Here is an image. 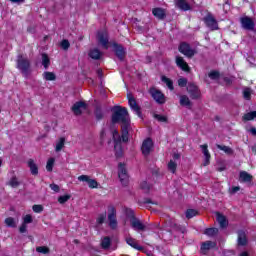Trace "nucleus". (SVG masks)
I'll return each mask as SVG.
<instances>
[{"instance_id":"obj_1","label":"nucleus","mask_w":256,"mask_h":256,"mask_svg":"<svg viewBox=\"0 0 256 256\" xmlns=\"http://www.w3.org/2000/svg\"><path fill=\"white\" fill-rule=\"evenodd\" d=\"M112 123H122V137L119 135L117 129L112 128L111 133L114 139V151L117 159L123 157V146L121 145V139L124 143L129 141V127L131 125V119H129V112L127 108L117 106L114 108L112 115Z\"/></svg>"},{"instance_id":"obj_2","label":"nucleus","mask_w":256,"mask_h":256,"mask_svg":"<svg viewBox=\"0 0 256 256\" xmlns=\"http://www.w3.org/2000/svg\"><path fill=\"white\" fill-rule=\"evenodd\" d=\"M17 69H19L23 75L27 76L29 71V60L22 55H19L17 59Z\"/></svg>"},{"instance_id":"obj_3","label":"nucleus","mask_w":256,"mask_h":256,"mask_svg":"<svg viewBox=\"0 0 256 256\" xmlns=\"http://www.w3.org/2000/svg\"><path fill=\"white\" fill-rule=\"evenodd\" d=\"M118 177L122 185L129 183V174H127V168H125V164L123 163L118 165Z\"/></svg>"},{"instance_id":"obj_4","label":"nucleus","mask_w":256,"mask_h":256,"mask_svg":"<svg viewBox=\"0 0 256 256\" xmlns=\"http://www.w3.org/2000/svg\"><path fill=\"white\" fill-rule=\"evenodd\" d=\"M108 221L111 229L117 227V210L113 206L108 207Z\"/></svg>"},{"instance_id":"obj_5","label":"nucleus","mask_w":256,"mask_h":256,"mask_svg":"<svg viewBox=\"0 0 256 256\" xmlns=\"http://www.w3.org/2000/svg\"><path fill=\"white\" fill-rule=\"evenodd\" d=\"M127 98H128L129 107L132 109V111H134V113H136L138 117H141V107H139L133 95L128 94Z\"/></svg>"},{"instance_id":"obj_6","label":"nucleus","mask_w":256,"mask_h":256,"mask_svg":"<svg viewBox=\"0 0 256 256\" xmlns=\"http://www.w3.org/2000/svg\"><path fill=\"white\" fill-rule=\"evenodd\" d=\"M150 94L153 97L154 101H156V103H159L160 105H163V103H165V95L163 94V92L152 88L150 89Z\"/></svg>"},{"instance_id":"obj_7","label":"nucleus","mask_w":256,"mask_h":256,"mask_svg":"<svg viewBox=\"0 0 256 256\" xmlns=\"http://www.w3.org/2000/svg\"><path fill=\"white\" fill-rule=\"evenodd\" d=\"M98 43H100L104 49H109V35L107 31L98 32Z\"/></svg>"},{"instance_id":"obj_8","label":"nucleus","mask_w":256,"mask_h":256,"mask_svg":"<svg viewBox=\"0 0 256 256\" xmlns=\"http://www.w3.org/2000/svg\"><path fill=\"white\" fill-rule=\"evenodd\" d=\"M240 22L243 29H246V31H253V29H255V22H253V19L249 17L241 18Z\"/></svg>"},{"instance_id":"obj_9","label":"nucleus","mask_w":256,"mask_h":256,"mask_svg":"<svg viewBox=\"0 0 256 256\" xmlns=\"http://www.w3.org/2000/svg\"><path fill=\"white\" fill-rule=\"evenodd\" d=\"M179 51L186 57H193V55H195V50L191 49V46H189L187 43H181L179 46Z\"/></svg>"},{"instance_id":"obj_10","label":"nucleus","mask_w":256,"mask_h":256,"mask_svg":"<svg viewBox=\"0 0 256 256\" xmlns=\"http://www.w3.org/2000/svg\"><path fill=\"white\" fill-rule=\"evenodd\" d=\"M143 155L147 156L151 151H153V140L151 138H148L143 141L142 147H141Z\"/></svg>"},{"instance_id":"obj_11","label":"nucleus","mask_w":256,"mask_h":256,"mask_svg":"<svg viewBox=\"0 0 256 256\" xmlns=\"http://www.w3.org/2000/svg\"><path fill=\"white\" fill-rule=\"evenodd\" d=\"M204 21L207 25V27H209V29H211L212 31H217V29H219V26L217 25V20H215V18L211 15H208L204 18Z\"/></svg>"},{"instance_id":"obj_12","label":"nucleus","mask_w":256,"mask_h":256,"mask_svg":"<svg viewBox=\"0 0 256 256\" xmlns=\"http://www.w3.org/2000/svg\"><path fill=\"white\" fill-rule=\"evenodd\" d=\"M86 109H87V104H85V102H76L72 106V111L74 115H81L83 111H85Z\"/></svg>"},{"instance_id":"obj_13","label":"nucleus","mask_w":256,"mask_h":256,"mask_svg":"<svg viewBox=\"0 0 256 256\" xmlns=\"http://www.w3.org/2000/svg\"><path fill=\"white\" fill-rule=\"evenodd\" d=\"M131 223V227L132 229H134V231H145V224H143V222H141V220L137 219V218H132L130 220Z\"/></svg>"},{"instance_id":"obj_14","label":"nucleus","mask_w":256,"mask_h":256,"mask_svg":"<svg viewBox=\"0 0 256 256\" xmlns=\"http://www.w3.org/2000/svg\"><path fill=\"white\" fill-rule=\"evenodd\" d=\"M187 91L192 99H199V88L193 83L188 84Z\"/></svg>"},{"instance_id":"obj_15","label":"nucleus","mask_w":256,"mask_h":256,"mask_svg":"<svg viewBox=\"0 0 256 256\" xmlns=\"http://www.w3.org/2000/svg\"><path fill=\"white\" fill-rule=\"evenodd\" d=\"M208 147L209 146L207 144L200 145V148L204 155V167H207V165H209V163L211 161V154L209 153Z\"/></svg>"},{"instance_id":"obj_16","label":"nucleus","mask_w":256,"mask_h":256,"mask_svg":"<svg viewBox=\"0 0 256 256\" xmlns=\"http://www.w3.org/2000/svg\"><path fill=\"white\" fill-rule=\"evenodd\" d=\"M113 47H114V53L116 54V57H118L120 61H123L126 55L125 48H123V46L119 44H113Z\"/></svg>"},{"instance_id":"obj_17","label":"nucleus","mask_w":256,"mask_h":256,"mask_svg":"<svg viewBox=\"0 0 256 256\" xmlns=\"http://www.w3.org/2000/svg\"><path fill=\"white\" fill-rule=\"evenodd\" d=\"M174 3L181 11H191V5L185 0H174Z\"/></svg>"},{"instance_id":"obj_18","label":"nucleus","mask_w":256,"mask_h":256,"mask_svg":"<svg viewBox=\"0 0 256 256\" xmlns=\"http://www.w3.org/2000/svg\"><path fill=\"white\" fill-rule=\"evenodd\" d=\"M216 220L219 223L221 229H225L227 225H229V222L227 221V217H225L223 214L216 212Z\"/></svg>"},{"instance_id":"obj_19","label":"nucleus","mask_w":256,"mask_h":256,"mask_svg":"<svg viewBox=\"0 0 256 256\" xmlns=\"http://www.w3.org/2000/svg\"><path fill=\"white\" fill-rule=\"evenodd\" d=\"M176 65L182 69V71H189V64H187L185 59L181 56L176 57Z\"/></svg>"},{"instance_id":"obj_20","label":"nucleus","mask_w":256,"mask_h":256,"mask_svg":"<svg viewBox=\"0 0 256 256\" xmlns=\"http://www.w3.org/2000/svg\"><path fill=\"white\" fill-rule=\"evenodd\" d=\"M27 164H28V167L30 169V172L33 175H39V168L37 167V164L35 163V160L29 159Z\"/></svg>"},{"instance_id":"obj_21","label":"nucleus","mask_w":256,"mask_h":256,"mask_svg":"<svg viewBox=\"0 0 256 256\" xmlns=\"http://www.w3.org/2000/svg\"><path fill=\"white\" fill-rule=\"evenodd\" d=\"M126 243L127 245H129L133 249H136L137 251H141L143 249V247L139 246V244L137 243V240H135L134 238L127 237Z\"/></svg>"},{"instance_id":"obj_22","label":"nucleus","mask_w":256,"mask_h":256,"mask_svg":"<svg viewBox=\"0 0 256 256\" xmlns=\"http://www.w3.org/2000/svg\"><path fill=\"white\" fill-rule=\"evenodd\" d=\"M253 176L246 171L240 172V181L242 183H251Z\"/></svg>"},{"instance_id":"obj_23","label":"nucleus","mask_w":256,"mask_h":256,"mask_svg":"<svg viewBox=\"0 0 256 256\" xmlns=\"http://www.w3.org/2000/svg\"><path fill=\"white\" fill-rule=\"evenodd\" d=\"M238 245H247V234L243 230L238 231Z\"/></svg>"},{"instance_id":"obj_24","label":"nucleus","mask_w":256,"mask_h":256,"mask_svg":"<svg viewBox=\"0 0 256 256\" xmlns=\"http://www.w3.org/2000/svg\"><path fill=\"white\" fill-rule=\"evenodd\" d=\"M100 247H102V249L107 251V249H109L111 247V238H109L107 236L103 237L100 242Z\"/></svg>"},{"instance_id":"obj_25","label":"nucleus","mask_w":256,"mask_h":256,"mask_svg":"<svg viewBox=\"0 0 256 256\" xmlns=\"http://www.w3.org/2000/svg\"><path fill=\"white\" fill-rule=\"evenodd\" d=\"M217 244L215 242L206 241L201 246L202 253H206V251H209V249H213Z\"/></svg>"},{"instance_id":"obj_26","label":"nucleus","mask_w":256,"mask_h":256,"mask_svg":"<svg viewBox=\"0 0 256 256\" xmlns=\"http://www.w3.org/2000/svg\"><path fill=\"white\" fill-rule=\"evenodd\" d=\"M152 13L154 17H157L158 19H165V10L161 8H154L152 10Z\"/></svg>"},{"instance_id":"obj_27","label":"nucleus","mask_w":256,"mask_h":256,"mask_svg":"<svg viewBox=\"0 0 256 256\" xmlns=\"http://www.w3.org/2000/svg\"><path fill=\"white\" fill-rule=\"evenodd\" d=\"M89 57H91V59H95V60L101 59V51H99V49H97V48H94V49L90 50Z\"/></svg>"},{"instance_id":"obj_28","label":"nucleus","mask_w":256,"mask_h":256,"mask_svg":"<svg viewBox=\"0 0 256 256\" xmlns=\"http://www.w3.org/2000/svg\"><path fill=\"white\" fill-rule=\"evenodd\" d=\"M5 225H7L8 227H11L13 229H15V227H17V220H15V218L13 217H8L4 220Z\"/></svg>"},{"instance_id":"obj_29","label":"nucleus","mask_w":256,"mask_h":256,"mask_svg":"<svg viewBox=\"0 0 256 256\" xmlns=\"http://www.w3.org/2000/svg\"><path fill=\"white\" fill-rule=\"evenodd\" d=\"M180 105L183 107H191V100H189V97L182 95L180 96Z\"/></svg>"},{"instance_id":"obj_30","label":"nucleus","mask_w":256,"mask_h":256,"mask_svg":"<svg viewBox=\"0 0 256 256\" xmlns=\"http://www.w3.org/2000/svg\"><path fill=\"white\" fill-rule=\"evenodd\" d=\"M217 233H219V229H217V228H207L204 231V235H207L208 237H215V235H217Z\"/></svg>"},{"instance_id":"obj_31","label":"nucleus","mask_w":256,"mask_h":256,"mask_svg":"<svg viewBox=\"0 0 256 256\" xmlns=\"http://www.w3.org/2000/svg\"><path fill=\"white\" fill-rule=\"evenodd\" d=\"M36 251L42 255H49L51 253V250L47 246H38L36 247Z\"/></svg>"},{"instance_id":"obj_32","label":"nucleus","mask_w":256,"mask_h":256,"mask_svg":"<svg viewBox=\"0 0 256 256\" xmlns=\"http://www.w3.org/2000/svg\"><path fill=\"white\" fill-rule=\"evenodd\" d=\"M43 78L45 79V81H55V79H57V76L53 72H44Z\"/></svg>"},{"instance_id":"obj_33","label":"nucleus","mask_w":256,"mask_h":256,"mask_svg":"<svg viewBox=\"0 0 256 256\" xmlns=\"http://www.w3.org/2000/svg\"><path fill=\"white\" fill-rule=\"evenodd\" d=\"M161 81L167 85L170 91H173L174 87H173V81L171 79L167 78L166 76H162Z\"/></svg>"},{"instance_id":"obj_34","label":"nucleus","mask_w":256,"mask_h":256,"mask_svg":"<svg viewBox=\"0 0 256 256\" xmlns=\"http://www.w3.org/2000/svg\"><path fill=\"white\" fill-rule=\"evenodd\" d=\"M63 147H65V138H60V139L56 142L55 151H56L57 153H59V151H61V149H63Z\"/></svg>"},{"instance_id":"obj_35","label":"nucleus","mask_w":256,"mask_h":256,"mask_svg":"<svg viewBox=\"0 0 256 256\" xmlns=\"http://www.w3.org/2000/svg\"><path fill=\"white\" fill-rule=\"evenodd\" d=\"M253 93V90L251 88H244L243 90V97L246 101H251V95Z\"/></svg>"},{"instance_id":"obj_36","label":"nucleus","mask_w":256,"mask_h":256,"mask_svg":"<svg viewBox=\"0 0 256 256\" xmlns=\"http://www.w3.org/2000/svg\"><path fill=\"white\" fill-rule=\"evenodd\" d=\"M217 149H220V151H223L227 155H231L233 153V150L229 146H223V145H216Z\"/></svg>"},{"instance_id":"obj_37","label":"nucleus","mask_w":256,"mask_h":256,"mask_svg":"<svg viewBox=\"0 0 256 256\" xmlns=\"http://www.w3.org/2000/svg\"><path fill=\"white\" fill-rule=\"evenodd\" d=\"M199 212H197V210L195 209H188L186 211V218L187 219H193V217H197Z\"/></svg>"},{"instance_id":"obj_38","label":"nucleus","mask_w":256,"mask_h":256,"mask_svg":"<svg viewBox=\"0 0 256 256\" xmlns=\"http://www.w3.org/2000/svg\"><path fill=\"white\" fill-rule=\"evenodd\" d=\"M256 117V111L249 112L243 116L244 121H253Z\"/></svg>"},{"instance_id":"obj_39","label":"nucleus","mask_w":256,"mask_h":256,"mask_svg":"<svg viewBox=\"0 0 256 256\" xmlns=\"http://www.w3.org/2000/svg\"><path fill=\"white\" fill-rule=\"evenodd\" d=\"M105 219H107V213L99 214L96 219L97 225H103V223H105Z\"/></svg>"},{"instance_id":"obj_40","label":"nucleus","mask_w":256,"mask_h":256,"mask_svg":"<svg viewBox=\"0 0 256 256\" xmlns=\"http://www.w3.org/2000/svg\"><path fill=\"white\" fill-rule=\"evenodd\" d=\"M42 65L44 69H47L50 65L49 56H47V54H42Z\"/></svg>"},{"instance_id":"obj_41","label":"nucleus","mask_w":256,"mask_h":256,"mask_svg":"<svg viewBox=\"0 0 256 256\" xmlns=\"http://www.w3.org/2000/svg\"><path fill=\"white\" fill-rule=\"evenodd\" d=\"M54 165H55V158L48 159L47 164H46L47 171H49V172L53 171Z\"/></svg>"},{"instance_id":"obj_42","label":"nucleus","mask_w":256,"mask_h":256,"mask_svg":"<svg viewBox=\"0 0 256 256\" xmlns=\"http://www.w3.org/2000/svg\"><path fill=\"white\" fill-rule=\"evenodd\" d=\"M168 169L171 171V173H175V171H177V162L170 160L168 163Z\"/></svg>"},{"instance_id":"obj_43","label":"nucleus","mask_w":256,"mask_h":256,"mask_svg":"<svg viewBox=\"0 0 256 256\" xmlns=\"http://www.w3.org/2000/svg\"><path fill=\"white\" fill-rule=\"evenodd\" d=\"M69 199H71V195L69 194H66V195H63V196H60L58 198V202L63 205L64 203H67L69 201Z\"/></svg>"},{"instance_id":"obj_44","label":"nucleus","mask_w":256,"mask_h":256,"mask_svg":"<svg viewBox=\"0 0 256 256\" xmlns=\"http://www.w3.org/2000/svg\"><path fill=\"white\" fill-rule=\"evenodd\" d=\"M88 187H90V189H97V187H99V183H97L95 179L90 178L88 181Z\"/></svg>"},{"instance_id":"obj_45","label":"nucleus","mask_w":256,"mask_h":256,"mask_svg":"<svg viewBox=\"0 0 256 256\" xmlns=\"http://www.w3.org/2000/svg\"><path fill=\"white\" fill-rule=\"evenodd\" d=\"M22 223H24V225H29V223H33V217L29 214L25 215L23 217V222Z\"/></svg>"},{"instance_id":"obj_46","label":"nucleus","mask_w":256,"mask_h":256,"mask_svg":"<svg viewBox=\"0 0 256 256\" xmlns=\"http://www.w3.org/2000/svg\"><path fill=\"white\" fill-rule=\"evenodd\" d=\"M9 185L10 187H19V180L17 179V177L11 178L9 181Z\"/></svg>"},{"instance_id":"obj_47","label":"nucleus","mask_w":256,"mask_h":256,"mask_svg":"<svg viewBox=\"0 0 256 256\" xmlns=\"http://www.w3.org/2000/svg\"><path fill=\"white\" fill-rule=\"evenodd\" d=\"M140 188L145 192V193H148L149 192V189H151V186H149V183L147 182H142L140 184Z\"/></svg>"},{"instance_id":"obj_48","label":"nucleus","mask_w":256,"mask_h":256,"mask_svg":"<svg viewBox=\"0 0 256 256\" xmlns=\"http://www.w3.org/2000/svg\"><path fill=\"white\" fill-rule=\"evenodd\" d=\"M154 117L155 119H157V121H160L161 123H167V116L155 114Z\"/></svg>"},{"instance_id":"obj_49","label":"nucleus","mask_w":256,"mask_h":256,"mask_svg":"<svg viewBox=\"0 0 256 256\" xmlns=\"http://www.w3.org/2000/svg\"><path fill=\"white\" fill-rule=\"evenodd\" d=\"M91 177L87 176V175H80L78 177V181H81L82 183H89Z\"/></svg>"},{"instance_id":"obj_50","label":"nucleus","mask_w":256,"mask_h":256,"mask_svg":"<svg viewBox=\"0 0 256 256\" xmlns=\"http://www.w3.org/2000/svg\"><path fill=\"white\" fill-rule=\"evenodd\" d=\"M34 213H42L43 211V206L42 205H34L32 207Z\"/></svg>"},{"instance_id":"obj_51","label":"nucleus","mask_w":256,"mask_h":256,"mask_svg":"<svg viewBox=\"0 0 256 256\" xmlns=\"http://www.w3.org/2000/svg\"><path fill=\"white\" fill-rule=\"evenodd\" d=\"M208 77H210V79H219V72L212 71L208 74Z\"/></svg>"},{"instance_id":"obj_52","label":"nucleus","mask_w":256,"mask_h":256,"mask_svg":"<svg viewBox=\"0 0 256 256\" xmlns=\"http://www.w3.org/2000/svg\"><path fill=\"white\" fill-rule=\"evenodd\" d=\"M61 47H62V49H64L65 51H67V49H69V47H70L69 41H68V40H63V41L61 42Z\"/></svg>"},{"instance_id":"obj_53","label":"nucleus","mask_w":256,"mask_h":256,"mask_svg":"<svg viewBox=\"0 0 256 256\" xmlns=\"http://www.w3.org/2000/svg\"><path fill=\"white\" fill-rule=\"evenodd\" d=\"M178 85H179V87H185V86H187V79H185V78H180V79L178 80Z\"/></svg>"},{"instance_id":"obj_54","label":"nucleus","mask_w":256,"mask_h":256,"mask_svg":"<svg viewBox=\"0 0 256 256\" xmlns=\"http://www.w3.org/2000/svg\"><path fill=\"white\" fill-rule=\"evenodd\" d=\"M20 233H27V224L22 223L19 228Z\"/></svg>"},{"instance_id":"obj_55","label":"nucleus","mask_w":256,"mask_h":256,"mask_svg":"<svg viewBox=\"0 0 256 256\" xmlns=\"http://www.w3.org/2000/svg\"><path fill=\"white\" fill-rule=\"evenodd\" d=\"M50 189H52V191H55V193H59V185L57 184H51Z\"/></svg>"},{"instance_id":"obj_56","label":"nucleus","mask_w":256,"mask_h":256,"mask_svg":"<svg viewBox=\"0 0 256 256\" xmlns=\"http://www.w3.org/2000/svg\"><path fill=\"white\" fill-rule=\"evenodd\" d=\"M107 136V131L105 129H102L100 132V139H105V137Z\"/></svg>"},{"instance_id":"obj_57","label":"nucleus","mask_w":256,"mask_h":256,"mask_svg":"<svg viewBox=\"0 0 256 256\" xmlns=\"http://www.w3.org/2000/svg\"><path fill=\"white\" fill-rule=\"evenodd\" d=\"M240 187L239 186H234V187H232V189H231V193H237V191H240Z\"/></svg>"},{"instance_id":"obj_58","label":"nucleus","mask_w":256,"mask_h":256,"mask_svg":"<svg viewBox=\"0 0 256 256\" xmlns=\"http://www.w3.org/2000/svg\"><path fill=\"white\" fill-rule=\"evenodd\" d=\"M96 118L99 119H103V114L99 111L96 112Z\"/></svg>"},{"instance_id":"obj_59","label":"nucleus","mask_w":256,"mask_h":256,"mask_svg":"<svg viewBox=\"0 0 256 256\" xmlns=\"http://www.w3.org/2000/svg\"><path fill=\"white\" fill-rule=\"evenodd\" d=\"M180 158H181V155H179V154H177V153H175V154L173 155V159H175V160L180 159Z\"/></svg>"},{"instance_id":"obj_60","label":"nucleus","mask_w":256,"mask_h":256,"mask_svg":"<svg viewBox=\"0 0 256 256\" xmlns=\"http://www.w3.org/2000/svg\"><path fill=\"white\" fill-rule=\"evenodd\" d=\"M250 133H251L252 135H256V129H255V128H251V129H250Z\"/></svg>"},{"instance_id":"obj_61","label":"nucleus","mask_w":256,"mask_h":256,"mask_svg":"<svg viewBox=\"0 0 256 256\" xmlns=\"http://www.w3.org/2000/svg\"><path fill=\"white\" fill-rule=\"evenodd\" d=\"M240 256H249V254H247V252H243Z\"/></svg>"},{"instance_id":"obj_62","label":"nucleus","mask_w":256,"mask_h":256,"mask_svg":"<svg viewBox=\"0 0 256 256\" xmlns=\"http://www.w3.org/2000/svg\"><path fill=\"white\" fill-rule=\"evenodd\" d=\"M253 153H256V146L252 147Z\"/></svg>"},{"instance_id":"obj_63","label":"nucleus","mask_w":256,"mask_h":256,"mask_svg":"<svg viewBox=\"0 0 256 256\" xmlns=\"http://www.w3.org/2000/svg\"><path fill=\"white\" fill-rule=\"evenodd\" d=\"M225 168H218V171H224Z\"/></svg>"},{"instance_id":"obj_64","label":"nucleus","mask_w":256,"mask_h":256,"mask_svg":"<svg viewBox=\"0 0 256 256\" xmlns=\"http://www.w3.org/2000/svg\"><path fill=\"white\" fill-rule=\"evenodd\" d=\"M1 165H3V160H1V158H0V167H1Z\"/></svg>"}]
</instances>
